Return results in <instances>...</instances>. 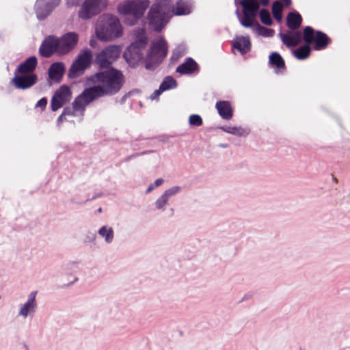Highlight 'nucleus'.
I'll return each instance as SVG.
<instances>
[{
  "mask_svg": "<svg viewBox=\"0 0 350 350\" xmlns=\"http://www.w3.org/2000/svg\"><path fill=\"white\" fill-rule=\"evenodd\" d=\"M163 182H164V180L163 178H157L153 183H151L149 185V186L148 187V188L146 191V193H148L151 192L155 188L161 186L163 183Z\"/></svg>",
  "mask_w": 350,
  "mask_h": 350,
  "instance_id": "nucleus-38",
  "label": "nucleus"
},
{
  "mask_svg": "<svg viewBox=\"0 0 350 350\" xmlns=\"http://www.w3.org/2000/svg\"><path fill=\"white\" fill-rule=\"evenodd\" d=\"M92 54L89 49L81 51L72 63L68 72L70 78H76L81 75L92 62Z\"/></svg>",
  "mask_w": 350,
  "mask_h": 350,
  "instance_id": "nucleus-7",
  "label": "nucleus"
},
{
  "mask_svg": "<svg viewBox=\"0 0 350 350\" xmlns=\"http://www.w3.org/2000/svg\"><path fill=\"white\" fill-rule=\"evenodd\" d=\"M120 53V48L116 45L106 47L96 57V63L101 68H107L114 62Z\"/></svg>",
  "mask_w": 350,
  "mask_h": 350,
  "instance_id": "nucleus-9",
  "label": "nucleus"
},
{
  "mask_svg": "<svg viewBox=\"0 0 350 350\" xmlns=\"http://www.w3.org/2000/svg\"><path fill=\"white\" fill-rule=\"evenodd\" d=\"M196 62L191 58H188L187 61L176 68V72L180 74H190L197 69Z\"/></svg>",
  "mask_w": 350,
  "mask_h": 350,
  "instance_id": "nucleus-25",
  "label": "nucleus"
},
{
  "mask_svg": "<svg viewBox=\"0 0 350 350\" xmlns=\"http://www.w3.org/2000/svg\"><path fill=\"white\" fill-rule=\"evenodd\" d=\"M150 2L148 0H126L118 5V12L122 15H131L134 19L141 18Z\"/></svg>",
  "mask_w": 350,
  "mask_h": 350,
  "instance_id": "nucleus-5",
  "label": "nucleus"
},
{
  "mask_svg": "<svg viewBox=\"0 0 350 350\" xmlns=\"http://www.w3.org/2000/svg\"><path fill=\"white\" fill-rule=\"evenodd\" d=\"M260 3L264 5V6H266L268 5L269 3V0H259Z\"/></svg>",
  "mask_w": 350,
  "mask_h": 350,
  "instance_id": "nucleus-43",
  "label": "nucleus"
},
{
  "mask_svg": "<svg viewBox=\"0 0 350 350\" xmlns=\"http://www.w3.org/2000/svg\"><path fill=\"white\" fill-rule=\"evenodd\" d=\"M60 0H37L36 12L39 20L44 19L59 3Z\"/></svg>",
  "mask_w": 350,
  "mask_h": 350,
  "instance_id": "nucleus-14",
  "label": "nucleus"
},
{
  "mask_svg": "<svg viewBox=\"0 0 350 350\" xmlns=\"http://www.w3.org/2000/svg\"><path fill=\"white\" fill-rule=\"evenodd\" d=\"M71 99V92L70 89L66 85H62L57 90L52 97L51 101V107L52 111H56L62 108L66 103Z\"/></svg>",
  "mask_w": 350,
  "mask_h": 350,
  "instance_id": "nucleus-12",
  "label": "nucleus"
},
{
  "mask_svg": "<svg viewBox=\"0 0 350 350\" xmlns=\"http://www.w3.org/2000/svg\"><path fill=\"white\" fill-rule=\"evenodd\" d=\"M272 11L274 18L280 21L282 19V5L279 1H275L272 5Z\"/></svg>",
  "mask_w": 350,
  "mask_h": 350,
  "instance_id": "nucleus-35",
  "label": "nucleus"
},
{
  "mask_svg": "<svg viewBox=\"0 0 350 350\" xmlns=\"http://www.w3.org/2000/svg\"><path fill=\"white\" fill-rule=\"evenodd\" d=\"M85 108L81 110H76L74 107V102L72 103V107H66L63 111V116H82L83 115Z\"/></svg>",
  "mask_w": 350,
  "mask_h": 350,
  "instance_id": "nucleus-33",
  "label": "nucleus"
},
{
  "mask_svg": "<svg viewBox=\"0 0 350 350\" xmlns=\"http://www.w3.org/2000/svg\"><path fill=\"white\" fill-rule=\"evenodd\" d=\"M260 18L261 22L266 25H271L272 24V20L270 16V13L268 10L262 9L260 12Z\"/></svg>",
  "mask_w": 350,
  "mask_h": 350,
  "instance_id": "nucleus-36",
  "label": "nucleus"
},
{
  "mask_svg": "<svg viewBox=\"0 0 350 350\" xmlns=\"http://www.w3.org/2000/svg\"><path fill=\"white\" fill-rule=\"evenodd\" d=\"M189 124L193 126H200L202 124V119L198 114L191 115L189 118Z\"/></svg>",
  "mask_w": 350,
  "mask_h": 350,
  "instance_id": "nucleus-37",
  "label": "nucleus"
},
{
  "mask_svg": "<svg viewBox=\"0 0 350 350\" xmlns=\"http://www.w3.org/2000/svg\"><path fill=\"white\" fill-rule=\"evenodd\" d=\"M146 68H149V66H148V64L147 63L146 64Z\"/></svg>",
  "mask_w": 350,
  "mask_h": 350,
  "instance_id": "nucleus-46",
  "label": "nucleus"
},
{
  "mask_svg": "<svg viewBox=\"0 0 350 350\" xmlns=\"http://www.w3.org/2000/svg\"><path fill=\"white\" fill-rule=\"evenodd\" d=\"M64 71L65 66L63 63H53L49 69V77L51 80L58 82L62 79Z\"/></svg>",
  "mask_w": 350,
  "mask_h": 350,
  "instance_id": "nucleus-21",
  "label": "nucleus"
},
{
  "mask_svg": "<svg viewBox=\"0 0 350 350\" xmlns=\"http://www.w3.org/2000/svg\"><path fill=\"white\" fill-rule=\"evenodd\" d=\"M282 42L288 47L298 45L301 40V33L299 31H288L284 33L279 34Z\"/></svg>",
  "mask_w": 350,
  "mask_h": 350,
  "instance_id": "nucleus-18",
  "label": "nucleus"
},
{
  "mask_svg": "<svg viewBox=\"0 0 350 350\" xmlns=\"http://www.w3.org/2000/svg\"><path fill=\"white\" fill-rule=\"evenodd\" d=\"M147 43L145 30L139 29L136 33V40L124 51V57L129 64L136 65L142 58L143 49Z\"/></svg>",
  "mask_w": 350,
  "mask_h": 350,
  "instance_id": "nucleus-4",
  "label": "nucleus"
},
{
  "mask_svg": "<svg viewBox=\"0 0 350 350\" xmlns=\"http://www.w3.org/2000/svg\"><path fill=\"white\" fill-rule=\"evenodd\" d=\"M47 105V99L46 98H42L39 100L36 104V108H40L42 110H44Z\"/></svg>",
  "mask_w": 350,
  "mask_h": 350,
  "instance_id": "nucleus-39",
  "label": "nucleus"
},
{
  "mask_svg": "<svg viewBox=\"0 0 350 350\" xmlns=\"http://www.w3.org/2000/svg\"><path fill=\"white\" fill-rule=\"evenodd\" d=\"M37 81L35 74H19L15 72L12 81L17 89L25 90L33 86Z\"/></svg>",
  "mask_w": 350,
  "mask_h": 350,
  "instance_id": "nucleus-15",
  "label": "nucleus"
},
{
  "mask_svg": "<svg viewBox=\"0 0 350 350\" xmlns=\"http://www.w3.org/2000/svg\"><path fill=\"white\" fill-rule=\"evenodd\" d=\"M254 31L259 36H262L263 37L269 38L272 37L274 35V30L272 29L267 28L260 25V24L256 22L254 25Z\"/></svg>",
  "mask_w": 350,
  "mask_h": 350,
  "instance_id": "nucleus-29",
  "label": "nucleus"
},
{
  "mask_svg": "<svg viewBox=\"0 0 350 350\" xmlns=\"http://www.w3.org/2000/svg\"><path fill=\"white\" fill-rule=\"evenodd\" d=\"M215 107L219 116L224 120H230L233 113L230 104L228 101H219L216 103Z\"/></svg>",
  "mask_w": 350,
  "mask_h": 350,
  "instance_id": "nucleus-22",
  "label": "nucleus"
},
{
  "mask_svg": "<svg viewBox=\"0 0 350 350\" xmlns=\"http://www.w3.org/2000/svg\"><path fill=\"white\" fill-rule=\"evenodd\" d=\"M240 3L243 8V14L256 18L259 9V3L256 0H243Z\"/></svg>",
  "mask_w": 350,
  "mask_h": 350,
  "instance_id": "nucleus-20",
  "label": "nucleus"
},
{
  "mask_svg": "<svg viewBox=\"0 0 350 350\" xmlns=\"http://www.w3.org/2000/svg\"><path fill=\"white\" fill-rule=\"evenodd\" d=\"M180 186H173L165 190L164 192L155 200L154 206L157 210L165 211L170 198L180 193Z\"/></svg>",
  "mask_w": 350,
  "mask_h": 350,
  "instance_id": "nucleus-16",
  "label": "nucleus"
},
{
  "mask_svg": "<svg viewBox=\"0 0 350 350\" xmlns=\"http://www.w3.org/2000/svg\"><path fill=\"white\" fill-rule=\"evenodd\" d=\"M55 52L59 53L58 38L49 36L42 42L39 53L43 57H49Z\"/></svg>",
  "mask_w": 350,
  "mask_h": 350,
  "instance_id": "nucleus-17",
  "label": "nucleus"
},
{
  "mask_svg": "<svg viewBox=\"0 0 350 350\" xmlns=\"http://www.w3.org/2000/svg\"><path fill=\"white\" fill-rule=\"evenodd\" d=\"M301 16L298 12H290L286 17V24L289 29L295 30L301 24Z\"/></svg>",
  "mask_w": 350,
  "mask_h": 350,
  "instance_id": "nucleus-26",
  "label": "nucleus"
},
{
  "mask_svg": "<svg viewBox=\"0 0 350 350\" xmlns=\"http://www.w3.org/2000/svg\"><path fill=\"white\" fill-rule=\"evenodd\" d=\"M303 38L308 44L314 42V49L316 50L325 49L329 42V38L326 34L320 31H314V29L309 26L304 28Z\"/></svg>",
  "mask_w": 350,
  "mask_h": 350,
  "instance_id": "nucleus-8",
  "label": "nucleus"
},
{
  "mask_svg": "<svg viewBox=\"0 0 350 350\" xmlns=\"http://www.w3.org/2000/svg\"><path fill=\"white\" fill-rule=\"evenodd\" d=\"M163 90H161L160 88L155 90L150 96V98L151 100H155V99H157L159 98V96H160V94L163 92Z\"/></svg>",
  "mask_w": 350,
  "mask_h": 350,
  "instance_id": "nucleus-40",
  "label": "nucleus"
},
{
  "mask_svg": "<svg viewBox=\"0 0 350 350\" xmlns=\"http://www.w3.org/2000/svg\"><path fill=\"white\" fill-rule=\"evenodd\" d=\"M191 0H178L173 7L169 0H156L151 6L148 15V25L156 31H161L172 15H186L191 12Z\"/></svg>",
  "mask_w": 350,
  "mask_h": 350,
  "instance_id": "nucleus-2",
  "label": "nucleus"
},
{
  "mask_svg": "<svg viewBox=\"0 0 350 350\" xmlns=\"http://www.w3.org/2000/svg\"><path fill=\"white\" fill-rule=\"evenodd\" d=\"M38 64L37 58L31 56L27 58L23 63L21 64L16 69L15 72L19 74H33V71Z\"/></svg>",
  "mask_w": 350,
  "mask_h": 350,
  "instance_id": "nucleus-19",
  "label": "nucleus"
},
{
  "mask_svg": "<svg viewBox=\"0 0 350 350\" xmlns=\"http://www.w3.org/2000/svg\"><path fill=\"white\" fill-rule=\"evenodd\" d=\"M269 63L276 66L279 70L284 68V61L278 53H273L270 55Z\"/></svg>",
  "mask_w": 350,
  "mask_h": 350,
  "instance_id": "nucleus-31",
  "label": "nucleus"
},
{
  "mask_svg": "<svg viewBox=\"0 0 350 350\" xmlns=\"http://www.w3.org/2000/svg\"><path fill=\"white\" fill-rule=\"evenodd\" d=\"M94 40H90V44L92 46H94Z\"/></svg>",
  "mask_w": 350,
  "mask_h": 350,
  "instance_id": "nucleus-45",
  "label": "nucleus"
},
{
  "mask_svg": "<svg viewBox=\"0 0 350 350\" xmlns=\"http://www.w3.org/2000/svg\"><path fill=\"white\" fill-rule=\"evenodd\" d=\"M233 47L241 54H245L250 50L251 42L248 36L237 37L233 43Z\"/></svg>",
  "mask_w": 350,
  "mask_h": 350,
  "instance_id": "nucleus-23",
  "label": "nucleus"
},
{
  "mask_svg": "<svg viewBox=\"0 0 350 350\" xmlns=\"http://www.w3.org/2000/svg\"><path fill=\"white\" fill-rule=\"evenodd\" d=\"M37 291L31 292L27 300L18 307L17 317L23 319H27L31 317L35 314L37 309L36 295Z\"/></svg>",
  "mask_w": 350,
  "mask_h": 350,
  "instance_id": "nucleus-10",
  "label": "nucleus"
},
{
  "mask_svg": "<svg viewBox=\"0 0 350 350\" xmlns=\"http://www.w3.org/2000/svg\"><path fill=\"white\" fill-rule=\"evenodd\" d=\"M79 36L75 32H68L58 38L59 54L64 55L72 51L77 44Z\"/></svg>",
  "mask_w": 350,
  "mask_h": 350,
  "instance_id": "nucleus-13",
  "label": "nucleus"
},
{
  "mask_svg": "<svg viewBox=\"0 0 350 350\" xmlns=\"http://www.w3.org/2000/svg\"><path fill=\"white\" fill-rule=\"evenodd\" d=\"M81 1V0H66V3L68 6H77Z\"/></svg>",
  "mask_w": 350,
  "mask_h": 350,
  "instance_id": "nucleus-41",
  "label": "nucleus"
},
{
  "mask_svg": "<svg viewBox=\"0 0 350 350\" xmlns=\"http://www.w3.org/2000/svg\"><path fill=\"white\" fill-rule=\"evenodd\" d=\"M108 0H84L78 12L82 20H88L98 15L107 5Z\"/></svg>",
  "mask_w": 350,
  "mask_h": 350,
  "instance_id": "nucleus-6",
  "label": "nucleus"
},
{
  "mask_svg": "<svg viewBox=\"0 0 350 350\" xmlns=\"http://www.w3.org/2000/svg\"><path fill=\"white\" fill-rule=\"evenodd\" d=\"M240 23L245 27H253V29H254L256 21L254 18L243 14L242 18L240 19Z\"/></svg>",
  "mask_w": 350,
  "mask_h": 350,
  "instance_id": "nucleus-34",
  "label": "nucleus"
},
{
  "mask_svg": "<svg viewBox=\"0 0 350 350\" xmlns=\"http://www.w3.org/2000/svg\"><path fill=\"white\" fill-rule=\"evenodd\" d=\"M96 37L102 41H111L122 34V27L119 19L111 14H103L95 25Z\"/></svg>",
  "mask_w": 350,
  "mask_h": 350,
  "instance_id": "nucleus-3",
  "label": "nucleus"
},
{
  "mask_svg": "<svg viewBox=\"0 0 350 350\" xmlns=\"http://www.w3.org/2000/svg\"><path fill=\"white\" fill-rule=\"evenodd\" d=\"M64 119L66 120V117L63 116L62 113L57 119V124L59 125L63 122Z\"/></svg>",
  "mask_w": 350,
  "mask_h": 350,
  "instance_id": "nucleus-42",
  "label": "nucleus"
},
{
  "mask_svg": "<svg viewBox=\"0 0 350 350\" xmlns=\"http://www.w3.org/2000/svg\"><path fill=\"white\" fill-rule=\"evenodd\" d=\"M124 83L122 73L114 68L105 71L98 72L86 81L90 88H86L74 100V107L76 110L82 111L94 100L108 95L118 93Z\"/></svg>",
  "mask_w": 350,
  "mask_h": 350,
  "instance_id": "nucleus-1",
  "label": "nucleus"
},
{
  "mask_svg": "<svg viewBox=\"0 0 350 350\" xmlns=\"http://www.w3.org/2000/svg\"><path fill=\"white\" fill-rule=\"evenodd\" d=\"M63 269L66 273H70L73 278V280L71 282V284H74L78 280V278L74 275V274L76 273L79 269V262L78 261H69L64 265Z\"/></svg>",
  "mask_w": 350,
  "mask_h": 350,
  "instance_id": "nucleus-28",
  "label": "nucleus"
},
{
  "mask_svg": "<svg viewBox=\"0 0 350 350\" xmlns=\"http://www.w3.org/2000/svg\"><path fill=\"white\" fill-rule=\"evenodd\" d=\"M98 235L102 237L106 244H111L114 239V231L107 225L101 226L98 230Z\"/></svg>",
  "mask_w": 350,
  "mask_h": 350,
  "instance_id": "nucleus-24",
  "label": "nucleus"
},
{
  "mask_svg": "<svg viewBox=\"0 0 350 350\" xmlns=\"http://www.w3.org/2000/svg\"><path fill=\"white\" fill-rule=\"evenodd\" d=\"M282 1L284 2V3L286 6H288L291 4V0H282Z\"/></svg>",
  "mask_w": 350,
  "mask_h": 350,
  "instance_id": "nucleus-44",
  "label": "nucleus"
},
{
  "mask_svg": "<svg viewBox=\"0 0 350 350\" xmlns=\"http://www.w3.org/2000/svg\"><path fill=\"white\" fill-rule=\"evenodd\" d=\"M167 53V43L161 38L152 42L148 59L149 62L158 64L166 56Z\"/></svg>",
  "mask_w": 350,
  "mask_h": 350,
  "instance_id": "nucleus-11",
  "label": "nucleus"
},
{
  "mask_svg": "<svg viewBox=\"0 0 350 350\" xmlns=\"http://www.w3.org/2000/svg\"><path fill=\"white\" fill-rule=\"evenodd\" d=\"M176 85V81L172 77L167 76L165 78L159 87L161 90L164 92L170 89L175 88Z\"/></svg>",
  "mask_w": 350,
  "mask_h": 350,
  "instance_id": "nucleus-32",
  "label": "nucleus"
},
{
  "mask_svg": "<svg viewBox=\"0 0 350 350\" xmlns=\"http://www.w3.org/2000/svg\"><path fill=\"white\" fill-rule=\"evenodd\" d=\"M219 129L227 133L239 137H245L250 133L249 129L241 126H221Z\"/></svg>",
  "mask_w": 350,
  "mask_h": 350,
  "instance_id": "nucleus-27",
  "label": "nucleus"
},
{
  "mask_svg": "<svg viewBox=\"0 0 350 350\" xmlns=\"http://www.w3.org/2000/svg\"><path fill=\"white\" fill-rule=\"evenodd\" d=\"M310 48L308 45H304L293 51L295 57L300 60L305 59L309 57Z\"/></svg>",
  "mask_w": 350,
  "mask_h": 350,
  "instance_id": "nucleus-30",
  "label": "nucleus"
}]
</instances>
